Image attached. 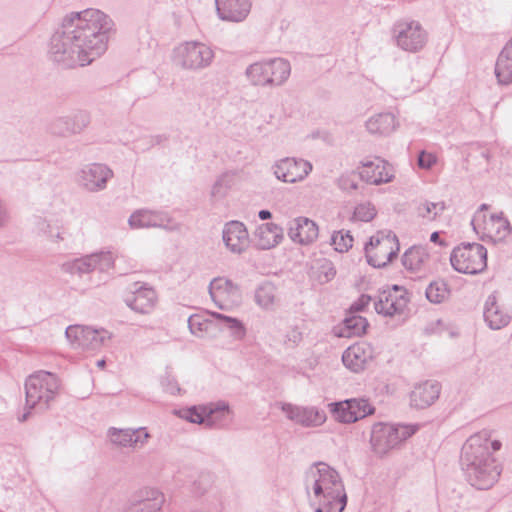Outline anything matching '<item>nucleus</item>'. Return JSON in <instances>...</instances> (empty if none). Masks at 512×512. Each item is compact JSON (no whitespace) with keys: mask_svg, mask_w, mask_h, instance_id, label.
I'll list each match as a JSON object with an SVG mask.
<instances>
[{"mask_svg":"<svg viewBox=\"0 0 512 512\" xmlns=\"http://www.w3.org/2000/svg\"><path fill=\"white\" fill-rule=\"evenodd\" d=\"M7 220H8V216H7L6 209H5L4 205L2 204V202L0 201V228L5 226V224L7 223Z\"/></svg>","mask_w":512,"mask_h":512,"instance_id":"nucleus-52","label":"nucleus"},{"mask_svg":"<svg viewBox=\"0 0 512 512\" xmlns=\"http://www.w3.org/2000/svg\"><path fill=\"white\" fill-rule=\"evenodd\" d=\"M312 169L313 166L309 161L295 157H284L271 166L273 174L279 181L290 184L303 181Z\"/></svg>","mask_w":512,"mask_h":512,"instance_id":"nucleus-17","label":"nucleus"},{"mask_svg":"<svg viewBox=\"0 0 512 512\" xmlns=\"http://www.w3.org/2000/svg\"><path fill=\"white\" fill-rule=\"evenodd\" d=\"M113 20L98 9L72 12L51 38L50 56L64 67L86 66L100 57L108 45Z\"/></svg>","mask_w":512,"mask_h":512,"instance_id":"nucleus-1","label":"nucleus"},{"mask_svg":"<svg viewBox=\"0 0 512 512\" xmlns=\"http://www.w3.org/2000/svg\"><path fill=\"white\" fill-rule=\"evenodd\" d=\"M495 75L501 85L512 83V38L500 52L496 65Z\"/></svg>","mask_w":512,"mask_h":512,"instance_id":"nucleus-35","label":"nucleus"},{"mask_svg":"<svg viewBox=\"0 0 512 512\" xmlns=\"http://www.w3.org/2000/svg\"><path fill=\"white\" fill-rule=\"evenodd\" d=\"M490 438V432L483 430L470 436L462 447L461 465L467 481L480 490L491 488L501 473L490 452V448L498 451L501 443Z\"/></svg>","mask_w":512,"mask_h":512,"instance_id":"nucleus-2","label":"nucleus"},{"mask_svg":"<svg viewBox=\"0 0 512 512\" xmlns=\"http://www.w3.org/2000/svg\"><path fill=\"white\" fill-rule=\"evenodd\" d=\"M318 226L307 217H297L289 222L288 236L294 242L308 245L318 238Z\"/></svg>","mask_w":512,"mask_h":512,"instance_id":"nucleus-26","label":"nucleus"},{"mask_svg":"<svg viewBox=\"0 0 512 512\" xmlns=\"http://www.w3.org/2000/svg\"><path fill=\"white\" fill-rule=\"evenodd\" d=\"M215 6L219 19L226 22L240 23L248 17L252 0H215Z\"/></svg>","mask_w":512,"mask_h":512,"instance_id":"nucleus-24","label":"nucleus"},{"mask_svg":"<svg viewBox=\"0 0 512 512\" xmlns=\"http://www.w3.org/2000/svg\"><path fill=\"white\" fill-rule=\"evenodd\" d=\"M426 298L434 304H440L444 302L450 294L448 285L443 280H436L431 282L425 291Z\"/></svg>","mask_w":512,"mask_h":512,"instance_id":"nucleus-40","label":"nucleus"},{"mask_svg":"<svg viewBox=\"0 0 512 512\" xmlns=\"http://www.w3.org/2000/svg\"><path fill=\"white\" fill-rule=\"evenodd\" d=\"M474 231L482 240L498 242L504 240L511 232L510 223L503 213L491 214L487 217L482 213H475L471 221Z\"/></svg>","mask_w":512,"mask_h":512,"instance_id":"nucleus-13","label":"nucleus"},{"mask_svg":"<svg viewBox=\"0 0 512 512\" xmlns=\"http://www.w3.org/2000/svg\"><path fill=\"white\" fill-rule=\"evenodd\" d=\"M392 35L397 47L411 53L422 50L428 40L427 31L416 20H398L393 25Z\"/></svg>","mask_w":512,"mask_h":512,"instance_id":"nucleus-11","label":"nucleus"},{"mask_svg":"<svg viewBox=\"0 0 512 512\" xmlns=\"http://www.w3.org/2000/svg\"><path fill=\"white\" fill-rule=\"evenodd\" d=\"M97 366H98V367H104V366H105V360H99V361L97 362Z\"/></svg>","mask_w":512,"mask_h":512,"instance_id":"nucleus-58","label":"nucleus"},{"mask_svg":"<svg viewBox=\"0 0 512 512\" xmlns=\"http://www.w3.org/2000/svg\"><path fill=\"white\" fill-rule=\"evenodd\" d=\"M398 251V238L392 231H379L365 245L367 262L375 268L384 267L392 262Z\"/></svg>","mask_w":512,"mask_h":512,"instance_id":"nucleus-8","label":"nucleus"},{"mask_svg":"<svg viewBox=\"0 0 512 512\" xmlns=\"http://www.w3.org/2000/svg\"><path fill=\"white\" fill-rule=\"evenodd\" d=\"M234 175L230 172L220 175L211 189V197L215 200L223 199L233 185Z\"/></svg>","mask_w":512,"mask_h":512,"instance_id":"nucleus-42","label":"nucleus"},{"mask_svg":"<svg viewBox=\"0 0 512 512\" xmlns=\"http://www.w3.org/2000/svg\"><path fill=\"white\" fill-rule=\"evenodd\" d=\"M209 294L218 308L226 310L227 301L239 296V288L231 280L217 277L209 284Z\"/></svg>","mask_w":512,"mask_h":512,"instance_id":"nucleus-28","label":"nucleus"},{"mask_svg":"<svg viewBox=\"0 0 512 512\" xmlns=\"http://www.w3.org/2000/svg\"><path fill=\"white\" fill-rule=\"evenodd\" d=\"M207 405H202L199 407L193 406L191 408L180 410L177 412V414L183 418L188 420L191 423L196 424H205L207 426Z\"/></svg>","mask_w":512,"mask_h":512,"instance_id":"nucleus-44","label":"nucleus"},{"mask_svg":"<svg viewBox=\"0 0 512 512\" xmlns=\"http://www.w3.org/2000/svg\"><path fill=\"white\" fill-rule=\"evenodd\" d=\"M368 326L366 318L359 315H351L344 319L341 336H361Z\"/></svg>","mask_w":512,"mask_h":512,"instance_id":"nucleus-38","label":"nucleus"},{"mask_svg":"<svg viewBox=\"0 0 512 512\" xmlns=\"http://www.w3.org/2000/svg\"><path fill=\"white\" fill-rule=\"evenodd\" d=\"M258 217L261 220H268L272 217V214L269 210H260L258 213Z\"/></svg>","mask_w":512,"mask_h":512,"instance_id":"nucleus-53","label":"nucleus"},{"mask_svg":"<svg viewBox=\"0 0 512 512\" xmlns=\"http://www.w3.org/2000/svg\"><path fill=\"white\" fill-rule=\"evenodd\" d=\"M207 426L215 428H225L232 421V411L228 403L219 401L207 405Z\"/></svg>","mask_w":512,"mask_h":512,"instance_id":"nucleus-34","label":"nucleus"},{"mask_svg":"<svg viewBox=\"0 0 512 512\" xmlns=\"http://www.w3.org/2000/svg\"><path fill=\"white\" fill-rule=\"evenodd\" d=\"M214 57L212 48L198 41H187L174 49L175 65L188 71H200L208 68Z\"/></svg>","mask_w":512,"mask_h":512,"instance_id":"nucleus-7","label":"nucleus"},{"mask_svg":"<svg viewBox=\"0 0 512 512\" xmlns=\"http://www.w3.org/2000/svg\"><path fill=\"white\" fill-rule=\"evenodd\" d=\"M376 216V209L371 203H362L355 207L353 219L369 222Z\"/></svg>","mask_w":512,"mask_h":512,"instance_id":"nucleus-47","label":"nucleus"},{"mask_svg":"<svg viewBox=\"0 0 512 512\" xmlns=\"http://www.w3.org/2000/svg\"><path fill=\"white\" fill-rule=\"evenodd\" d=\"M211 316L219 323H223V328L230 332L233 340L242 341L246 337L247 329L241 320L219 312H211Z\"/></svg>","mask_w":512,"mask_h":512,"instance_id":"nucleus-37","label":"nucleus"},{"mask_svg":"<svg viewBox=\"0 0 512 512\" xmlns=\"http://www.w3.org/2000/svg\"><path fill=\"white\" fill-rule=\"evenodd\" d=\"M409 302L407 290L398 285L379 291L374 297L375 311L385 317L403 315Z\"/></svg>","mask_w":512,"mask_h":512,"instance_id":"nucleus-14","label":"nucleus"},{"mask_svg":"<svg viewBox=\"0 0 512 512\" xmlns=\"http://www.w3.org/2000/svg\"><path fill=\"white\" fill-rule=\"evenodd\" d=\"M418 430V424L376 423L371 430V447L377 455L383 456L410 438Z\"/></svg>","mask_w":512,"mask_h":512,"instance_id":"nucleus-6","label":"nucleus"},{"mask_svg":"<svg viewBox=\"0 0 512 512\" xmlns=\"http://www.w3.org/2000/svg\"><path fill=\"white\" fill-rule=\"evenodd\" d=\"M446 206L443 201L440 202H430V201H422L416 207V213L418 217L426 219L428 221H433L442 214L445 210Z\"/></svg>","mask_w":512,"mask_h":512,"instance_id":"nucleus-41","label":"nucleus"},{"mask_svg":"<svg viewBox=\"0 0 512 512\" xmlns=\"http://www.w3.org/2000/svg\"><path fill=\"white\" fill-rule=\"evenodd\" d=\"M291 74V65L284 58H270L250 64L245 77L255 87L274 88L282 86Z\"/></svg>","mask_w":512,"mask_h":512,"instance_id":"nucleus-4","label":"nucleus"},{"mask_svg":"<svg viewBox=\"0 0 512 512\" xmlns=\"http://www.w3.org/2000/svg\"><path fill=\"white\" fill-rule=\"evenodd\" d=\"M304 485L315 512H343L347 495L340 474L326 463L313 464L306 472Z\"/></svg>","mask_w":512,"mask_h":512,"instance_id":"nucleus-3","label":"nucleus"},{"mask_svg":"<svg viewBox=\"0 0 512 512\" xmlns=\"http://www.w3.org/2000/svg\"><path fill=\"white\" fill-rule=\"evenodd\" d=\"M28 417V412L27 413H24L22 418L20 419L21 421H25Z\"/></svg>","mask_w":512,"mask_h":512,"instance_id":"nucleus-59","label":"nucleus"},{"mask_svg":"<svg viewBox=\"0 0 512 512\" xmlns=\"http://www.w3.org/2000/svg\"><path fill=\"white\" fill-rule=\"evenodd\" d=\"M165 496L157 489L142 491L141 498L129 505L124 512H161Z\"/></svg>","mask_w":512,"mask_h":512,"instance_id":"nucleus-31","label":"nucleus"},{"mask_svg":"<svg viewBox=\"0 0 512 512\" xmlns=\"http://www.w3.org/2000/svg\"><path fill=\"white\" fill-rule=\"evenodd\" d=\"M114 176L112 169L102 163H90L77 172V183L85 191L96 193L106 189Z\"/></svg>","mask_w":512,"mask_h":512,"instance_id":"nucleus-16","label":"nucleus"},{"mask_svg":"<svg viewBox=\"0 0 512 512\" xmlns=\"http://www.w3.org/2000/svg\"><path fill=\"white\" fill-rule=\"evenodd\" d=\"M128 224L131 229L163 228L168 231L180 229V224L172 219L168 213L148 209L134 211L128 219Z\"/></svg>","mask_w":512,"mask_h":512,"instance_id":"nucleus-18","label":"nucleus"},{"mask_svg":"<svg viewBox=\"0 0 512 512\" xmlns=\"http://www.w3.org/2000/svg\"><path fill=\"white\" fill-rule=\"evenodd\" d=\"M489 206L487 204H482L476 213H482L485 214L484 211L488 210Z\"/></svg>","mask_w":512,"mask_h":512,"instance_id":"nucleus-56","label":"nucleus"},{"mask_svg":"<svg viewBox=\"0 0 512 512\" xmlns=\"http://www.w3.org/2000/svg\"><path fill=\"white\" fill-rule=\"evenodd\" d=\"M396 126V119L392 113H379L366 121V128L371 134L388 135Z\"/></svg>","mask_w":512,"mask_h":512,"instance_id":"nucleus-36","label":"nucleus"},{"mask_svg":"<svg viewBox=\"0 0 512 512\" xmlns=\"http://www.w3.org/2000/svg\"><path fill=\"white\" fill-rule=\"evenodd\" d=\"M66 338L75 349L97 350L111 339V333L104 328L70 325L65 331Z\"/></svg>","mask_w":512,"mask_h":512,"instance_id":"nucleus-12","label":"nucleus"},{"mask_svg":"<svg viewBox=\"0 0 512 512\" xmlns=\"http://www.w3.org/2000/svg\"><path fill=\"white\" fill-rule=\"evenodd\" d=\"M161 385L163 389L171 395H176L181 392V388L179 387L177 381L169 374H166L162 377Z\"/></svg>","mask_w":512,"mask_h":512,"instance_id":"nucleus-48","label":"nucleus"},{"mask_svg":"<svg viewBox=\"0 0 512 512\" xmlns=\"http://www.w3.org/2000/svg\"><path fill=\"white\" fill-rule=\"evenodd\" d=\"M37 228L53 243L58 244L66 239L67 233L63 227L51 225L46 220L39 219Z\"/></svg>","mask_w":512,"mask_h":512,"instance_id":"nucleus-43","label":"nucleus"},{"mask_svg":"<svg viewBox=\"0 0 512 512\" xmlns=\"http://www.w3.org/2000/svg\"><path fill=\"white\" fill-rule=\"evenodd\" d=\"M483 317L487 325L492 330H499L507 326L511 320L509 313L498 304L495 293H492L487 297L484 305Z\"/></svg>","mask_w":512,"mask_h":512,"instance_id":"nucleus-30","label":"nucleus"},{"mask_svg":"<svg viewBox=\"0 0 512 512\" xmlns=\"http://www.w3.org/2000/svg\"><path fill=\"white\" fill-rule=\"evenodd\" d=\"M331 244L338 252H347L353 245V237L350 231L340 230L334 232L331 237Z\"/></svg>","mask_w":512,"mask_h":512,"instance_id":"nucleus-45","label":"nucleus"},{"mask_svg":"<svg viewBox=\"0 0 512 512\" xmlns=\"http://www.w3.org/2000/svg\"><path fill=\"white\" fill-rule=\"evenodd\" d=\"M372 359V349L367 343H356L348 347L343 355V364L353 372L363 370Z\"/></svg>","mask_w":512,"mask_h":512,"instance_id":"nucleus-29","label":"nucleus"},{"mask_svg":"<svg viewBox=\"0 0 512 512\" xmlns=\"http://www.w3.org/2000/svg\"><path fill=\"white\" fill-rule=\"evenodd\" d=\"M276 299V288L272 283L260 285L255 292V301L263 309H272Z\"/></svg>","mask_w":512,"mask_h":512,"instance_id":"nucleus-39","label":"nucleus"},{"mask_svg":"<svg viewBox=\"0 0 512 512\" xmlns=\"http://www.w3.org/2000/svg\"><path fill=\"white\" fill-rule=\"evenodd\" d=\"M157 142L160 141V136H156Z\"/></svg>","mask_w":512,"mask_h":512,"instance_id":"nucleus-61","label":"nucleus"},{"mask_svg":"<svg viewBox=\"0 0 512 512\" xmlns=\"http://www.w3.org/2000/svg\"><path fill=\"white\" fill-rule=\"evenodd\" d=\"M441 386L436 381L427 380L416 384L410 393V405L417 409L431 406L440 395Z\"/></svg>","mask_w":512,"mask_h":512,"instance_id":"nucleus-27","label":"nucleus"},{"mask_svg":"<svg viewBox=\"0 0 512 512\" xmlns=\"http://www.w3.org/2000/svg\"><path fill=\"white\" fill-rule=\"evenodd\" d=\"M450 262L460 273L478 274L487 266V249L478 243L462 244L453 249Z\"/></svg>","mask_w":512,"mask_h":512,"instance_id":"nucleus-9","label":"nucleus"},{"mask_svg":"<svg viewBox=\"0 0 512 512\" xmlns=\"http://www.w3.org/2000/svg\"><path fill=\"white\" fill-rule=\"evenodd\" d=\"M333 417L341 423H354L375 412V408L364 398H351L344 401L330 403Z\"/></svg>","mask_w":512,"mask_h":512,"instance_id":"nucleus-15","label":"nucleus"},{"mask_svg":"<svg viewBox=\"0 0 512 512\" xmlns=\"http://www.w3.org/2000/svg\"><path fill=\"white\" fill-rule=\"evenodd\" d=\"M222 239L226 248L234 254H241L249 247V234L242 222L230 221L224 225Z\"/></svg>","mask_w":512,"mask_h":512,"instance_id":"nucleus-22","label":"nucleus"},{"mask_svg":"<svg viewBox=\"0 0 512 512\" xmlns=\"http://www.w3.org/2000/svg\"><path fill=\"white\" fill-rule=\"evenodd\" d=\"M437 161V157L433 153L421 151L418 155L417 163L422 169H430Z\"/></svg>","mask_w":512,"mask_h":512,"instance_id":"nucleus-49","label":"nucleus"},{"mask_svg":"<svg viewBox=\"0 0 512 512\" xmlns=\"http://www.w3.org/2000/svg\"><path fill=\"white\" fill-rule=\"evenodd\" d=\"M90 123V116L85 111H77L71 115L55 118L49 124L52 135L69 137L81 133Z\"/></svg>","mask_w":512,"mask_h":512,"instance_id":"nucleus-20","label":"nucleus"},{"mask_svg":"<svg viewBox=\"0 0 512 512\" xmlns=\"http://www.w3.org/2000/svg\"><path fill=\"white\" fill-rule=\"evenodd\" d=\"M108 436L114 445L123 448L142 447L147 443L148 439L150 438V434L145 430V428L118 429L115 427H111L108 430Z\"/></svg>","mask_w":512,"mask_h":512,"instance_id":"nucleus-25","label":"nucleus"},{"mask_svg":"<svg viewBox=\"0 0 512 512\" xmlns=\"http://www.w3.org/2000/svg\"><path fill=\"white\" fill-rule=\"evenodd\" d=\"M277 406L290 421L303 427H318L326 421V413L315 406H300L284 402L277 403Z\"/></svg>","mask_w":512,"mask_h":512,"instance_id":"nucleus-19","label":"nucleus"},{"mask_svg":"<svg viewBox=\"0 0 512 512\" xmlns=\"http://www.w3.org/2000/svg\"><path fill=\"white\" fill-rule=\"evenodd\" d=\"M373 301L374 302V297H371L369 295H361L358 300L356 302H354L352 305H351V310L355 311V312H359V311H363L368 305L369 303Z\"/></svg>","mask_w":512,"mask_h":512,"instance_id":"nucleus-51","label":"nucleus"},{"mask_svg":"<svg viewBox=\"0 0 512 512\" xmlns=\"http://www.w3.org/2000/svg\"><path fill=\"white\" fill-rule=\"evenodd\" d=\"M440 236H439V233L438 232H433L430 236V241L433 242V243H440V240H439Z\"/></svg>","mask_w":512,"mask_h":512,"instance_id":"nucleus-55","label":"nucleus"},{"mask_svg":"<svg viewBox=\"0 0 512 512\" xmlns=\"http://www.w3.org/2000/svg\"><path fill=\"white\" fill-rule=\"evenodd\" d=\"M360 178L372 185H380L392 181V167L381 158H374L362 162L359 169Z\"/></svg>","mask_w":512,"mask_h":512,"instance_id":"nucleus-23","label":"nucleus"},{"mask_svg":"<svg viewBox=\"0 0 512 512\" xmlns=\"http://www.w3.org/2000/svg\"><path fill=\"white\" fill-rule=\"evenodd\" d=\"M256 245L263 250L277 246L284 238L283 229L275 223L261 224L256 232Z\"/></svg>","mask_w":512,"mask_h":512,"instance_id":"nucleus-33","label":"nucleus"},{"mask_svg":"<svg viewBox=\"0 0 512 512\" xmlns=\"http://www.w3.org/2000/svg\"><path fill=\"white\" fill-rule=\"evenodd\" d=\"M289 339L293 340V342L296 343V342H298L301 339V334L298 331L294 330L292 332L291 338H289Z\"/></svg>","mask_w":512,"mask_h":512,"instance_id":"nucleus-54","label":"nucleus"},{"mask_svg":"<svg viewBox=\"0 0 512 512\" xmlns=\"http://www.w3.org/2000/svg\"><path fill=\"white\" fill-rule=\"evenodd\" d=\"M131 295L125 299L126 304L135 312L141 314L150 313L156 306L157 294L146 283L135 282L131 287Z\"/></svg>","mask_w":512,"mask_h":512,"instance_id":"nucleus-21","label":"nucleus"},{"mask_svg":"<svg viewBox=\"0 0 512 512\" xmlns=\"http://www.w3.org/2000/svg\"><path fill=\"white\" fill-rule=\"evenodd\" d=\"M116 256L108 250H101L82 257L66 261L62 265L64 272L82 276L94 271L107 273L114 268Z\"/></svg>","mask_w":512,"mask_h":512,"instance_id":"nucleus-10","label":"nucleus"},{"mask_svg":"<svg viewBox=\"0 0 512 512\" xmlns=\"http://www.w3.org/2000/svg\"><path fill=\"white\" fill-rule=\"evenodd\" d=\"M336 274V271L334 270V268H330L329 271L326 273V276L327 277H334Z\"/></svg>","mask_w":512,"mask_h":512,"instance_id":"nucleus-57","label":"nucleus"},{"mask_svg":"<svg viewBox=\"0 0 512 512\" xmlns=\"http://www.w3.org/2000/svg\"><path fill=\"white\" fill-rule=\"evenodd\" d=\"M60 388L59 379L53 373L37 371L25 381L26 406L29 409H46Z\"/></svg>","mask_w":512,"mask_h":512,"instance_id":"nucleus-5","label":"nucleus"},{"mask_svg":"<svg viewBox=\"0 0 512 512\" xmlns=\"http://www.w3.org/2000/svg\"><path fill=\"white\" fill-rule=\"evenodd\" d=\"M482 156L485 157L487 160L489 159V154L488 152H483L482 153Z\"/></svg>","mask_w":512,"mask_h":512,"instance_id":"nucleus-60","label":"nucleus"},{"mask_svg":"<svg viewBox=\"0 0 512 512\" xmlns=\"http://www.w3.org/2000/svg\"><path fill=\"white\" fill-rule=\"evenodd\" d=\"M210 326L211 322L200 315H192L188 318V327L190 332L197 337H202L204 333L208 331Z\"/></svg>","mask_w":512,"mask_h":512,"instance_id":"nucleus-46","label":"nucleus"},{"mask_svg":"<svg viewBox=\"0 0 512 512\" xmlns=\"http://www.w3.org/2000/svg\"><path fill=\"white\" fill-rule=\"evenodd\" d=\"M338 187L343 191H353L358 189V183L351 175H342L337 181Z\"/></svg>","mask_w":512,"mask_h":512,"instance_id":"nucleus-50","label":"nucleus"},{"mask_svg":"<svg viewBox=\"0 0 512 512\" xmlns=\"http://www.w3.org/2000/svg\"><path fill=\"white\" fill-rule=\"evenodd\" d=\"M403 266L414 273L429 270L430 255L424 246H412L402 256Z\"/></svg>","mask_w":512,"mask_h":512,"instance_id":"nucleus-32","label":"nucleus"}]
</instances>
